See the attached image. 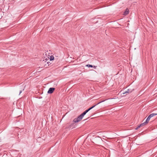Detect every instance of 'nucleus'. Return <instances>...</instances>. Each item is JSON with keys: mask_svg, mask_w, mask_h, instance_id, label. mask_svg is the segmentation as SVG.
Returning <instances> with one entry per match:
<instances>
[{"mask_svg": "<svg viewBox=\"0 0 157 157\" xmlns=\"http://www.w3.org/2000/svg\"><path fill=\"white\" fill-rule=\"evenodd\" d=\"M86 67H94V68H96V67L95 66H93L92 65H90V64H87L86 65Z\"/></svg>", "mask_w": 157, "mask_h": 157, "instance_id": "nucleus-8", "label": "nucleus"}, {"mask_svg": "<svg viewBox=\"0 0 157 157\" xmlns=\"http://www.w3.org/2000/svg\"><path fill=\"white\" fill-rule=\"evenodd\" d=\"M129 10L128 9H127L124 13V15H127L129 13Z\"/></svg>", "mask_w": 157, "mask_h": 157, "instance_id": "nucleus-6", "label": "nucleus"}, {"mask_svg": "<svg viewBox=\"0 0 157 157\" xmlns=\"http://www.w3.org/2000/svg\"><path fill=\"white\" fill-rule=\"evenodd\" d=\"M156 115H157V113H153L151 114L147 118L146 121L141 124L139 126H138V128L146 124L148 122L151 118Z\"/></svg>", "mask_w": 157, "mask_h": 157, "instance_id": "nucleus-2", "label": "nucleus"}, {"mask_svg": "<svg viewBox=\"0 0 157 157\" xmlns=\"http://www.w3.org/2000/svg\"><path fill=\"white\" fill-rule=\"evenodd\" d=\"M21 91H20V94H20L21 93Z\"/></svg>", "mask_w": 157, "mask_h": 157, "instance_id": "nucleus-9", "label": "nucleus"}, {"mask_svg": "<svg viewBox=\"0 0 157 157\" xmlns=\"http://www.w3.org/2000/svg\"><path fill=\"white\" fill-rule=\"evenodd\" d=\"M47 58L48 59L49 58L50 61L53 60L54 59V56H50L49 55L48 56V58Z\"/></svg>", "mask_w": 157, "mask_h": 157, "instance_id": "nucleus-5", "label": "nucleus"}, {"mask_svg": "<svg viewBox=\"0 0 157 157\" xmlns=\"http://www.w3.org/2000/svg\"><path fill=\"white\" fill-rule=\"evenodd\" d=\"M55 90L54 88H50L49 89L48 93L49 94H52L53 93Z\"/></svg>", "mask_w": 157, "mask_h": 157, "instance_id": "nucleus-4", "label": "nucleus"}, {"mask_svg": "<svg viewBox=\"0 0 157 157\" xmlns=\"http://www.w3.org/2000/svg\"><path fill=\"white\" fill-rule=\"evenodd\" d=\"M48 59L46 57L45 60L43 59L41 61L40 63L42 65V67H47L49 66V65L51 64V63H50L49 61H48Z\"/></svg>", "mask_w": 157, "mask_h": 157, "instance_id": "nucleus-3", "label": "nucleus"}, {"mask_svg": "<svg viewBox=\"0 0 157 157\" xmlns=\"http://www.w3.org/2000/svg\"><path fill=\"white\" fill-rule=\"evenodd\" d=\"M132 90H130L128 89L127 90L125 91L123 93V94H124L126 93H129L132 92Z\"/></svg>", "mask_w": 157, "mask_h": 157, "instance_id": "nucleus-7", "label": "nucleus"}, {"mask_svg": "<svg viewBox=\"0 0 157 157\" xmlns=\"http://www.w3.org/2000/svg\"><path fill=\"white\" fill-rule=\"evenodd\" d=\"M104 101H102L101 102H98L97 104L92 106V107L86 110L83 113H82L81 114L80 116H79L77 118H75L74 119V120H73V121L75 123H77V122H78L82 120V118H83V117H84V115H85L86 114L87 112H88L90 109H92L93 108H94L96 105L99 104L100 103H101L102 102H103Z\"/></svg>", "mask_w": 157, "mask_h": 157, "instance_id": "nucleus-1", "label": "nucleus"}]
</instances>
